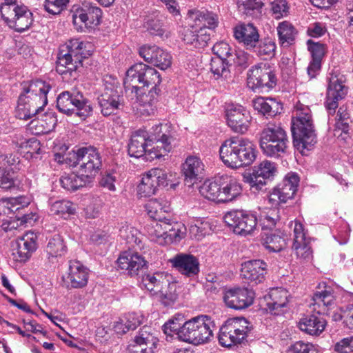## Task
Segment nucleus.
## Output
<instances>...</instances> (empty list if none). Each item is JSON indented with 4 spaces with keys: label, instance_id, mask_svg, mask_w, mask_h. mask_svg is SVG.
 I'll use <instances>...</instances> for the list:
<instances>
[{
    "label": "nucleus",
    "instance_id": "nucleus-1",
    "mask_svg": "<svg viewBox=\"0 0 353 353\" xmlns=\"http://www.w3.org/2000/svg\"><path fill=\"white\" fill-rule=\"evenodd\" d=\"M50 89V85L41 80L25 83L18 99L17 111L19 119L27 120L38 114L48 103L47 94Z\"/></svg>",
    "mask_w": 353,
    "mask_h": 353
},
{
    "label": "nucleus",
    "instance_id": "nucleus-2",
    "mask_svg": "<svg viewBox=\"0 0 353 353\" xmlns=\"http://www.w3.org/2000/svg\"><path fill=\"white\" fill-rule=\"evenodd\" d=\"M334 300L333 291L330 287H325L323 290L315 292L310 306L312 311L316 312L306 315L300 320V330L312 336L321 334L325 328L326 321L321 314L325 313L327 308L334 303Z\"/></svg>",
    "mask_w": 353,
    "mask_h": 353
},
{
    "label": "nucleus",
    "instance_id": "nucleus-3",
    "mask_svg": "<svg viewBox=\"0 0 353 353\" xmlns=\"http://www.w3.org/2000/svg\"><path fill=\"white\" fill-rule=\"evenodd\" d=\"M219 153L223 163L232 168L250 165L256 157L252 142L236 137L225 141L220 148Z\"/></svg>",
    "mask_w": 353,
    "mask_h": 353
},
{
    "label": "nucleus",
    "instance_id": "nucleus-4",
    "mask_svg": "<svg viewBox=\"0 0 353 353\" xmlns=\"http://www.w3.org/2000/svg\"><path fill=\"white\" fill-rule=\"evenodd\" d=\"M88 45L79 39H72L62 46L57 57V72L61 75L71 74L82 66L83 59L91 54L90 50H86Z\"/></svg>",
    "mask_w": 353,
    "mask_h": 353
},
{
    "label": "nucleus",
    "instance_id": "nucleus-5",
    "mask_svg": "<svg viewBox=\"0 0 353 353\" xmlns=\"http://www.w3.org/2000/svg\"><path fill=\"white\" fill-rule=\"evenodd\" d=\"M291 130L294 146L299 149L310 150L316 141V137L309 107L297 106L292 119Z\"/></svg>",
    "mask_w": 353,
    "mask_h": 353
},
{
    "label": "nucleus",
    "instance_id": "nucleus-6",
    "mask_svg": "<svg viewBox=\"0 0 353 353\" xmlns=\"http://www.w3.org/2000/svg\"><path fill=\"white\" fill-rule=\"evenodd\" d=\"M65 161H69L70 166L79 165V173L85 176V180L91 181L102 166L101 155L98 149L92 145H85L73 150Z\"/></svg>",
    "mask_w": 353,
    "mask_h": 353
},
{
    "label": "nucleus",
    "instance_id": "nucleus-7",
    "mask_svg": "<svg viewBox=\"0 0 353 353\" xmlns=\"http://www.w3.org/2000/svg\"><path fill=\"white\" fill-rule=\"evenodd\" d=\"M289 140L285 130L275 123L267 125L260 134V148L267 157L279 158L287 152Z\"/></svg>",
    "mask_w": 353,
    "mask_h": 353
},
{
    "label": "nucleus",
    "instance_id": "nucleus-8",
    "mask_svg": "<svg viewBox=\"0 0 353 353\" xmlns=\"http://www.w3.org/2000/svg\"><path fill=\"white\" fill-rule=\"evenodd\" d=\"M59 112L68 116L75 115L82 120L90 117L93 108L91 102L77 90L63 91L57 98Z\"/></svg>",
    "mask_w": 353,
    "mask_h": 353
},
{
    "label": "nucleus",
    "instance_id": "nucleus-9",
    "mask_svg": "<svg viewBox=\"0 0 353 353\" xmlns=\"http://www.w3.org/2000/svg\"><path fill=\"white\" fill-rule=\"evenodd\" d=\"M161 82V76L154 68L137 63L127 70L123 83L125 88L138 91L145 88H158Z\"/></svg>",
    "mask_w": 353,
    "mask_h": 353
},
{
    "label": "nucleus",
    "instance_id": "nucleus-10",
    "mask_svg": "<svg viewBox=\"0 0 353 353\" xmlns=\"http://www.w3.org/2000/svg\"><path fill=\"white\" fill-rule=\"evenodd\" d=\"M1 17L7 25L16 32L28 30L33 23V14L23 4L0 5Z\"/></svg>",
    "mask_w": 353,
    "mask_h": 353
},
{
    "label": "nucleus",
    "instance_id": "nucleus-11",
    "mask_svg": "<svg viewBox=\"0 0 353 353\" xmlns=\"http://www.w3.org/2000/svg\"><path fill=\"white\" fill-rule=\"evenodd\" d=\"M170 128L168 123H159L146 130L145 137L151 147L150 152L154 154L151 159H159L172 150L173 137Z\"/></svg>",
    "mask_w": 353,
    "mask_h": 353
},
{
    "label": "nucleus",
    "instance_id": "nucleus-12",
    "mask_svg": "<svg viewBox=\"0 0 353 353\" xmlns=\"http://www.w3.org/2000/svg\"><path fill=\"white\" fill-rule=\"evenodd\" d=\"M119 83L110 77L104 79V90L97 97L101 114L105 116L115 114L124 105L123 96L119 91Z\"/></svg>",
    "mask_w": 353,
    "mask_h": 353
},
{
    "label": "nucleus",
    "instance_id": "nucleus-13",
    "mask_svg": "<svg viewBox=\"0 0 353 353\" xmlns=\"http://www.w3.org/2000/svg\"><path fill=\"white\" fill-rule=\"evenodd\" d=\"M252 330V326L245 318L228 320L220 328L219 341L223 347H231L241 343Z\"/></svg>",
    "mask_w": 353,
    "mask_h": 353
},
{
    "label": "nucleus",
    "instance_id": "nucleus-14",
    "mask_svg": "<svg viewBox=\"0 0 353 353\" xmlns=\"http://www.w3.org/2000/svg\"><path fill=\"white\" fill-rule=\"evenodd\" d=\"M247 83L254 92L268 91L276 86L277 78L269 65L261 63L249 69Z\"/></svg>",
    "mask_w": 353,
    "mask_h": 353
},
{
    "label": "nucleus",
    "instance_id": "nucleus-15",
    "mask_svg": "<svg viewBox=\"0 0 353 353\" xmlns=\"http://www.w3.org/2000/svg\"><path fill=\"white\" fill-rule=\"evenodd\" d=\"M223 219L234 233L241 236L250 234L257 225L256 216L251 212L243 210L228 212Z\"/></svg>",
    "mask_w": 353,
    "mask_h": 353
},
{
    "label": "nucleus",
    "instance_id": "nucleus-16",
    "mask_svg": "<svg viewBox=\"0 0 353 353\" xmlns=\"http://www.w3.org/2000/svg\"><path fill=\"white\" fill-rule=\"evenodd\" d=\"M72 12L73 24L77 31L84 32L85 29L94 28L101 23L102 10L91 3L74 6Z\"/></svg>",
    "mask_w": 353,
    "mask_h": 353
},
{
    "label": "nucleus",
    "instance_id": "nucleus-17",
    "mask_svg": "<svg viewBox=\"0 0 353 353\" xmlns=\"http://www.w3.org/2000/svg\"><path fill=\"white\" fill-rule=\"evenodd\" d=\"M343 77L336 72H330L327 77L328 85L324 103L329 114H334L339 106V101L347 93V88L343 84Z\"/></svg>",
    "mask_w": 353,
    "mask_h": 353
},
{
    "label": "nucleus",
    "instance_id": "nucleus-18",
    "mask_svg": "<svg viewBox=\"0 0 353 353\" xmlns=\"http://www.w3.org/2000/svg\"><path fill=\"white\" fill-rule=\"evenodd\" d=\"M299 177L294 172L288 173L281 183L274 188L268 198V203L272 207H276L281 203L292 199L297 191Z\"/></svg>",
    "mask_w": 353,
    "mask_h": 353
},
{
    "label": "nucleus",
    "instance_id": "nucleus-19",
    "mask_svg": "<svg viewBox=\"0 0 353 353\" xmlns=\"http://www.w3.org/2000/svg\"><path fill=\"white\" fill-rule=\"evenodd\" d=\"M225 116L227 124L233 132L243 134L248 131L252 117L245 108L239 104H228Z\"/></svg>",
    "mask_w": 353,
    "mask_h": 353
},
{
    "label": "nucleus",
    "instance_id": "nucleus-20",
    "mask_svg": "<svg viewBox=\"0 0 353 353\" xmlns=\"http://www.w3.org/2000/svg\"><path fill=\"white\" fill-rule=\"evenodd\" d=\"M139 55L148 62L161 70H166L172 64V56L157 46H143L139 50Z\"/></svg>",
    "mask_w": 353,
    "mask_h": 353
},
{
    "label": "nucleus",
    "instance_id": "nucleus-21",
    "mask_svg": "<svg viewBox=\"0 0 353 353\" xmlns=\"http://www.w3.org/2000/svg\"><path fill=\"white\" fill-rule=\"evenodd\" d=\"M254 293L245 288H234L227 290L223 300L228 307L234 310L247 308L253 303Z\"/></svg>",
    "mask_w": 353,
    "mask_h": 353
},
{
    "label": "nucleus",
    "instance_id": "nucleus-22",
    "mask_svg": "<svg viewBox=\"0 0 353 353\" xmlns=\"http://www.w3.org/2000/svg\"><path fill=\"white\" fill-rule=\"evenodd\" d=\"M117 262L121 270L132 276L148 268V261L137 252L125 251L119 255Z\"/></svg>",
    "mask_w": 353,
    "mask_h": 353
},
{
    "label": "nucleus",
    "instance_id": "nucleus-23",
    "mask_svg": "<svg viewBox=\"0 0 353 353\" xmlns=\"http://www.w3.org/2000/svg\"><path fill=\"white\" fill-rule=\"evenodd\" d=\"M292 249L298 258L308 261L312 258V250L310 245V239L306 238L303 225L299 221H294L293 229Z\"/></svg>",
    "mask_w": 353,
    "mask_h": 353
},
{
    "label": "nucleus",
    "instance_id": "nucleus-24",
    "mask_svg": "<svg viewBox=\"0 0 353 353\" xmlns=\"http://www.w3.org/2000/svg\"><path fill=\"white\" fill-rule=\"evenodd\" d=\"M169 262L172 268L188 277L196 276L199 273V260L192 254L178 253L170 259Z\"/></svg>",
    "mask_w": 353,
    "mask_h": 353
},
{
    "label": "nucleus",
    "instance_id": "nucleus-25",
    "mask_svg": "<svg viewBox=\"0 0 353 353\" xmlns=\"http://www.w3.org/2000/svg\"><path fill=\"white\" fill-rule=\"evenodd\" d=\"M88 281V270L78 261H70L65 279L67 288H83Z\"/></svg>",
    "mask_w": 353,
    "mask_h": 353
},
{
    "label": "nucleus",
    "instance_id": "nucleus-26",
    "mask_svg": "<svg viewBox=\"0 0 353 353\" xmlns=\"http://www.w3.org/2000/svg\"><path fill=\"white\" fill-rule=\"evenodd\" d=\"M267 264L261 260H252L241 265V275L252 285L261 283L265 278Z\"/></svg>",
    "mask_w": 353,
    "mask_h": 353
},
{
    "label": "nucleus",
    "instance_id": "nucleus-27",
    "mask_svg": "<svg viewBox=\"0 0 353 353\" xmlns=\"http://www.w3.org/2000/svg\"><path fill=\"white\" fill-rule=\"evenodd\" d=\"M134 92L137 95V101L139 104L137 109L139 112L143 116L154 114L160 89L158 88H150L148 93L143 92L142 90H134Z\"/></svg>",
    "mask_w": 353,
    "mask_h": 353
},
{
    "label": "nucleus",
    "instance_id": "nucleus-28",
    "mask_svg": "<svg viewBox=\"0 0 353 353\" xmlns=\"http://www.w3.org/2000/svg\"><path fill=\"white\" fill-rule=\"evenodd\" d=\"M145 136V129H139L132 134L128 143V154L130 157L140 158L148 154L151 158V155H154L150 152L151 147Z\"/></svg>",
    "mask_w": 353,
    "mask_h": 353
},
{
    "label": "nucleus",
    "instance_id": "nucleus-29",
    "mask_svg": "<svg viewBox=\"0 0 353 353\" xmlns=\"http://www.w3.org/2000/svg\"><path fill=\"white\" fill-rule=\"evenodd\" d=\"M234 37L248 50L254 48L260 37L257 28L252 23H241L234 28Z\"/></svg>",
    "mask_w": 353,
    "mask_h": 353
},
{
    "label": "nucleus",
    "instance_id": "nucleus-30",
    "mask_svg": "<svg viewBox=\"0 0 353 353\" xmlns=\"http://www.w3.org/2000/svg\"><path fill=\"white\" fill-rule=\"evenodd\" d=\"M241 184L234 177L225 176L220 181L219 203H227L236 199L242 194Z\"/></svg>",
    "mask_w": 353,
    "mask_h": 353
},
{
    "label": "nucleus",
    "instance_id": "nucleus-31",
    "mask_svg": "<svg viewBox=\"0 0 353 353\" xmlns=\"http://www.w3.org/2000/svg\"><path fill=\"white\" fill-rule=\"evenodd\" d=\"M288 292L283 289H273L265 296L267 310L274 315H279L283 312V309L288 303Z\"/></svg>",
    "mask_w": 353,
    "mask_h": 353
},
{
    "label": "nucleus",
    "instance_id": "nucleus-32",
    "mask_svg": "<svg viewBox=\"0 0 353 353\" xmlns=\"http://www.w3.org/2000/svg\"><path fill=\"white\" fill-rule=\"evenodd\" d=\"M134 342L140 348L141 353H154L159 339L153 330L147 325L142 327L134 337Z\"/></svg>",
    "mask_w": 353,
    "mask_h": 353
},
{
    "label": "nucleus",
    "instance_id": "nucleus-33",
    "mask_svg": "<svg viewBox=\"0 0 353 353\" xmlns=\"http://www.w3.org/2000/svg\"><path fill=\"white\" fill-rule=\"evenodd\" d=\"M171 275L162 272L148 273L142 277V283L148 291L157 294L170 281Z\"/></svg>",
    "mask_w": 353,
    "mask_h": 353
},
{
    "label": "nucleus",
    "instance_id": "nucleus-34",
    "mask_svg": "<svg viewBox=\"0 0 353 353\" xmlns=\"http://www.w3.org/2000/svg\"><path fill=\"white\" fill-rule=\"evenodd\" d=\"M148 213L152 219L170 221V208L168 201L162 199H150L145 205Z\"/></svg>",
    "mask_w": 353,
    "mask_h": 353
},
{
    "label": "nucleus",
    "instance_id": "nucleus-35",
    "mask_svg": "<svg viewBox=\"0 0 353 353\" xmlns=\"http://www.w3.org/2000/svg\"><path fill=\"white\" fill-rule=\"evenodd\" d=\"M253 103L254 109L267 117H274L283 110L282 104L272 98L259 97Z\"/></svg>",
    "mask_w": 353,
    "mask_h": 353
},
{
    "label": "nucleus",
    "instance_id": "nucleus-36",
    "mask_svg": "<svg viewBox=\"0 0 353 353\" xmlns=\"http://www.w3.org/2000/svg\"><path fill=\"white\" fill-rule=\"evenodd\" d=\"M181 167L185 184L192 188L198 181L199 158L196 156H188Z\"/></svg>",
    "mask_w": 353,
    "mask_h": 353
},
{
    "label": "nucleus",
    "instance_id": "nucleus-37",
    "mask_svg": "<svg viewBox=\"0 0 353 353\" xmlns=\"http://www.w3.org/2000/svg\"><path fill=\"white\" fill-rule=\"evenodd\" d=\"M199 316L185 321L182 325V330L179 332L178 338L185 342L199 345Z\"/></svg>",
    "mask_w": 353,
    "mask_h": 353
},
{
    "label": "nucleus",
    "instance_id": "nucleus-38",
    "mask_svg": "<svg viewBox=\"0 0 353 353\" xmlns=\"http://www.w3.org/2000/svg\"><path fill=\"white\" fill-rule=\"evenodd\" d=\"M166 220L158 221L152 219L150 223L145 227V230L151 241H155L160 245L165 244L164 236L166 234L165 229L169 228Z\"/></svg>",
    "mask_w": 353,
    "mask_h": 353
},
{
    "label": "nucleus",
    "instance_id": "nucleus-39",
    "mask_svg": "<svg viewBox=\"0 0 353 353\" xmlns=\"http://www.w3.org/2000/svg\"><path fill=\"white\" fill-rule=\"evenodd\" d=\"M50 212L51 214L57 215L64 219H68L76 212V205L68 200L50 201Z\"/></svg>",
    "mask_w": 353,
    "mask_h": 353
},
{
    "label": "nucleus",
    "instance_id": "nucleus-40",
    "mask_svg": "<svg viewBox=\"0 0 353 353\" xmlns=\"http://www.w3.org/2000/svg\"><path fill=\"white\" fill-rule=\"evenodd\" d=\"M250 51L253 52L262 59H271L275 55L276 43L269 38L259 39V41L254 43V48H251Z\"/></svg>",
    "mask_w": 353,
    "mask_h": 353
},
{
    "label": "nucleus",
    "instance_id": "nucleus-41",
    "mask_svg": "<svg viewBox=\"0 0 353 353\" xmlns=\"http://www.w3.org/2000/svg\"><path fill=\"white\" fill-rule=\"evenodd\" d=\"M277 32L282 46L288 47L294 43L296 31L291 23L286 21L279 23Z\"/></svg>",
    "mask_w": 353,
    "mask_h": 353
},
{
    "label": "nucleus",
    "instance_id": "nucleus-42",
    "mask_svg": "<svg viewBox=\"0 0 353 353\" xmlns=\"http://www.w3.org/2000/svg\"><path fill=\"white\" fill-rule=\"evenodd\" d=\"M60 183L64 189L69 191H75L90 182L85 180V176L81 174L70 173L63 175L60 179Z\"/></svg>",
    "mask_w": 353,
    "mask_h": 353
},
{
    "label": "nucleus",
    "instance_id": "nucleus-43",
    "mask_svg": "<svg viewBox=\"0 0 353 353\" xmlns=\"http://www.w3.org/2000/svg\"><path fill=\"white\" fill-rule=\"evenodd\" d=\"M200 194L210 201L219 202L220 194V181L206 179L200 186Z\"/></svg>",
    "mask_w": 353,
    "mask_h": 353
},
{
    "label": "nucleus",
    "instance_id": "nucleus-44",
    "mask_svg": "<svg viewBox=\"0 0 353 353\" xmlns=\"http://www.w3.org/2000/svg\"><path fill=\"white\" fill-rule=\"evenodd\" d=\"M46 252L49 259L61 256L66 252V246L59 234H55L50 239L46 246Z\"/></svg>",
    "mask_w": 353,
    "mask_h": 353
},
{
    "label": "nucleus",
    "instance_id": "nucleus-45",
    "mask_svg": "<svg viewBox=\"0 0 353 353\" xmlns=\"http://www.w3.org/2000/svg\"><path fill=\"white\" fill-rule=\"evenodd\" d=\"M167 223L170 227L165 229L166 233L164 236L165 244L179 241L184 235V226L178 222H171L170 219V221H167Z\"/></svg>",
    "mask_w": 353,
    "mask_h": 353
},
{
    "label": "nucleus",
    "instance_id": "nucleus-46",
    "mask_svg": "<svg viewBox=\"0 0 353 353\" xmlns=\"http://www.w3.org/2000/svg\"><path fill=\"white\" fill-rule=\"evenodd\" d=\"M176 287V282L170 281L164 288L159 291V300L165 306L172 305L176 301L178 298Z\"/></svg>",
    "mask_w": 353,
    "mask_h": 353
},
{
    "label": "nucleus",
    "instance_id": "nucleus-47",
    "mask_svg": "<svg viewBox=\"0 0 353 353\" xmlns=\"http://www.w3.org/2000/svg\"><path fill=\"white\" fill-rule=\"evenodd\" d=\"M200 344L210 341L213 338L215 327L211 318L207 315H200Z\"/></svg>",
    "mask_w": 353,
    "mask_h": 353
},
{
    "label": "nucleus",
    "instance_id": "nucleus-48",
    "mask_svg": "<svg viewBox=\"0 0 353 353\" xmlns=\"http://www.w3.org/2000/svg\"><path fill=\"white\" fill-rule=\"evenodd\" d=\"M23 197L3 198L0 199V212L6 214H14L23 209Z\"/></svg>",
    "mask_w": 353,
    "mask_h": 353
},
{
    "label": "nucleus",
    "instance_id": "nucleus-49",
    "mask_svg": "<svg viewBox=\"0 0 353 353\" xmlns=\"http://www.w3.org/2000/svg\"><path fill=\"white\" fill-rule=\"evenodd\" d=\"M157 189L156 181L150 176L148 171L143 175L141 182L138 185L137 191L141 197H148L155 194Z\"/></svg>",
    "mask_w": 353,
    "mask_h": 353
},
{
    "label": "nucleus",
    "instance_id": "nucleus-50",
    "mask_svg": "<svg viewBox=\"0 0 353 353\" xmlns=\"http://www.w3.org/2000/svg\"><path fill=\"white\" fill-rule=\"evenodd\" d=\"M226 60L221 59L219 57L211 58L210 63V70L214 74L215 79L220 77H227L230 73L228 65Z\"/></svg>",
    "mask_w": 353,
    "mask_h": 353
},
{
    "label": "nucleus",
    "instance_id": "nucleus-51",
    "mask_svg": "<svg viewBox=\"0 0 353 353\" xmlns=\"http://www.w3.org/2000/svg\"><path fill=\"white\" fill-rule=\"evenodd\" d=\"M219 23L216 13L205 8L200 9V27L206 29H214Z\"/></svg>",
    "mask_w": 353,
    "mask_h": 353
},
{
    "label": "nucleus",
    "instance_id": "nucleus-52",
    "mask_svg": "<svg viewBox=\"0 0 353 353\" xmlns=\"http://www.w3.org/2000/svg\"><path fill=\"white\" fill-rule=\"evenodd\" d=\"M264 0H237L238 9L246 15H252L264 6Z\"/></svg>",
    "mask_w": 353,
    "mask_h": 353
},
{
    "label": "nucleus",
    "instance_id": "nucleus-53",
    "mask_svg": "<svg viewBox=\"0 0 353 353\" xmlns=\"http://www.w3.org/2000/svg\"><path fill=\"white\" fill-rule=\"evenodd\" d=\"M253 170L256 172L257 176H261L263 179H269L276 174L277 168L274 163L265 160L256 166H254Z\"/></svg>",
    "mask_w": 353,
    "mask_h": 353
},
{
    "label": "nucleus",
    "instance_id": "nucleus-54",
    "mask_svg": "<svg viewBox=\"0 0 353 353\" xmlns=\"http://www.w3.org/2000/svg\"><path fill=\"white\" fill-rule=\"evenodd\" d=\"M243 181L249 185L250 190L253 192L261 190L266 185V179L261 176H257L253 170L251 173L243 174Z\"/></svg>",
    "mask_w": 353,
    "mask_h": 353
},
{
    "label": "nucleus",
    "instance_id": "nucleus-55",
    "mask_svg": "<svg viewBox=\"0 0 353 353\" xmlns=\"http://www.w3.org/2000/svg\"><path fill=\"white\" fill-rule=\"evenodd\" d=\"M263 244L270 251L276 252L282 250L285 247L286 243L280 235L270 234L267 235Z\"/></svg>",
    "mask_w": 353,
    "mask_h": 353
},
{
    "label": "nucleus",
    "instance_id": "nucleus-56",
    "mask_svg": "<svg viewBox=\"0 0 353 353\" xmlns=\"http://www.w3.org/2000/svg\"><path fill=\"white\" fill-rule=\"evenodd\" d=\"M184 323V316L177 314L163 325V331L166 334H171L173 332L178 336Z\"/></svg>",
    "mask_w": 353,
    "mask_h": 353
},
{
    "label": "nucleus",
    "instance_id": "nucleus-57",
    "mask_svg": "<svg viewBox=\"0 0 353 353\" xmlns=\"http://www.w3.org/2000/svg\"><path fill=\"white\" fill-rule=\"evenodd\" d=\"M57 121L58 120L55 112H47L41 116V119L32 121L30 124L32 125L35 122L39 123L43 128V130L41 132H48L54 129Z\"/></svg>",
    "mask_w": 353,
    "mask_h": 353
},
{
    "label": "nucleus",
    "instance_id": "nucleus-58",
    "mask_svg": "<svg viewBox=\"0 0 353 353\" xmlns=\"http://www.w3.org/2000/svg\"><path fill=\"white\" fill-rule=\"evenodd\" d=\"M270 11L273 17L280 19L286 17L289 12V6L286 0H274L270 3Z\"/></svg>",
    "mask_w": 353,
    "mask_h": 353
},
{
    "label": "nucleus",
    "instance_id": "nucleus-59",
    "mask_svg": "<svg viewBox=\"0 0 353 353\" xmlns=\"http://www.w3.org/2000/svg\"><path fill=\"white\" fill-rule=\"evenodd\" d=\"M212 51L216 56L221 59L226 60L228 63V60L231 57H234L233 50L230 45L224 41H221L214 44L212 47Z\"/></svg>",
    "mask_w": 353,
    "mask_h": 353
},
{
    "label": "nucleus",
    "instance_id": "nucleus-60",
    "mask_svg": "<svg viewBox=\"0 0 353 353\" xmlns=\"http://www.w3.org/2000/svg\"><path fill=\"white\" fill-rule=\"evenodd\" d=\"M308 50L311 53L312 60L322 61L325 54V45L308 40L307 42Z\"/></svg>",
    "mask_w": 353,
    "mask_h": 353
},
{
    "label": "nucleus",
    "instance_id": "nucleus-61",
    "mask_svg": "<svg viewBox=\"0 0 353 353\" xmlns=\"http://www.w3.org/2000/svg\"><path fill=\"white\" fill-rule=\"evenodd\" d=\"M234 57H231L228 60V63H232L243 68H246L252 61V57L246 52L243 50L236 51L233 53Z\"/></svg>",
    "mask_w": 353,
    "mask_h": 353
},
{
    "label": "nucleus",
    "instance_id": "nucleus-62",
    "mask_svg": "<svg viewBox=\"0 0 353 353\" xmlns=\"http://www.w3.org/2000/svg\"><path fill=\"white\" fill-rule=\"evenodd\" d=\"M37 236L33 233H27L22 237L17 240V243L20 245H23L32 254L37 248Z\"/></svg>",
    "mask_w": 353,
    "mask_h": 353
},
{
    "label": "nucleus",
    "instance_id": "nucleus-63",
    "mask_svg": "<svg viewBox=\"0 0 353 353\" xmlns=\"http://www.w3.org/2000/svg\"><path fill=\"white\" fill-rule=\"evenodd\" d=\"M288 353H318V351L313 344L299 341L289 347Z\"/></svg>",
    "mask_w": 353,
    "mask_h": 353
},
{
    "label": "nucleus",
    "instance_id": "nucleus-64",
    "mask_svg": "<svg viewBox=\"0 0 353 353\" xmlns=\"http://www.w3.org/2000/svg\"><path fill=\"white\" fill-rule=\"evenodd\" d=\"M144 27L151 34L162 37L165 32L161 20L157 18L148 19L145 22Z\"/></svg>",
    "mask_w": 353,
    "mask_h": 353
}]
</instances>
